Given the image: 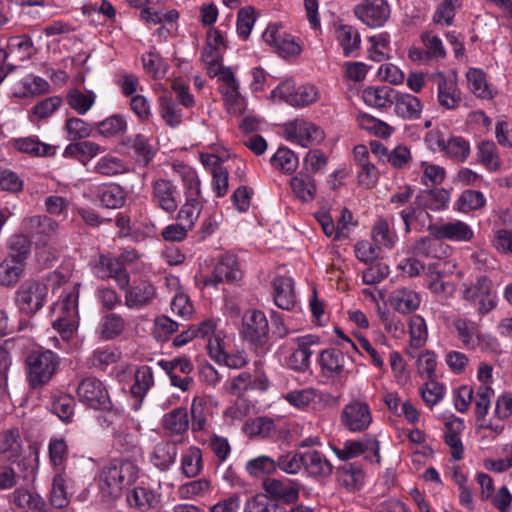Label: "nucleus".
<instances>
[{"label": "nucleus", "mask_w": 512, "mask_h": 512, "mask_svg": "<svg viewBox=\"0 0 512 512\" xmlns=\"http://www.w3.org/2000/svg\"><path fill=\"white\" fill-rule=\"evenodd\" d=\"M225 50L226 44L221 33L215 29L209 30L206 44L202 50V56H206V59L211 62V57H222Z\"/></svg>", "instance_id": "55"}, {"label": "nucleus", "mask_w": 512, "mask_h": 512, "mask_svg": "<svg viewBox=\"0 0 512 512\" xmlns=\"http://www.w3.org/2000/svg\"><path fill=\"white\" fill-rule=\"evenodd\" d=\"M24 229L32 238L43 241L57 233L58 223L46 215H35L24 220Z\"/></svg>", "instance_id": "24"}, {"label": "nucleus", "mask_w": 512, "mask_h": 512, "mask_svg": "<svg viewBox=\"0 0 512 512\" xmlns=\"http://www.w3.org/2000/svg\"><path fill=\"white\" fill-rule=\"evenodd\" d=\"M162 427L172 436L183 435L189 428L186 408L178 407L166 413L162 419Z\"/></svg>", "instance_id": "32"}, {"label": "nucleus", "mask_w": 512, "mask_h": 512, "mask_svg": "<svg viewBox=\"0 0 512 512\" xmlns=\"http://www.w3.org/2000/svg\"><path fill=\"white\" fill-rule=\"evenodd\" d=\"M303 467L315 478H325L331 475L333 466L319 451L311 450L304 453Z\"/></svg>", "instance_id": "29"}, {"label": "nucleus", "mask_w": 512, "mask_h": 512, "mask_svg": "<svg viewBox=\"0 0 512 512\" xmlns=\"http://www.w3.org/2000/svg\"><path fill=\"white\" fill-rule=\"evenodd\" d=\"M120 359V352L112 347H99L95 349L87 359L90 368L104 371L106 368Z\"/></svg>", "instance_id": "44"}, {"label": "nucleus", "mask_w": 512, "mask_h": 512, "mask_svg": "<svg viewBox=\"0 0 512 512\" xmlns=\"http://www.w3.org/2000/svg\"><path fill=\"white\" fill-rule=\"evenodd\" d=\"M178 198V188L170 180L161 178L152 183V201L163 211L175 212L179 205Z\"/></svg>", "instance_id": "13"}, {"label": "nucleus", "mask_w": 512, "mask_h": 512, "mask_svg": "<svg viewBox=\"0 0 512 512\" xmlns=\"http://www.w3.org/2000/svg\"><path fill=\"white\" fill-rule=\"evenodd\" d=\"M153 385L154 375L152 368L147 365L137 368L134 375V383L130 389L131 395L135 399L134 410H138L141 407L144 397Z\"/></svg>", "instance_id": "26"}, {"label": "nucleus", "mask_w": 512, "mask_h": 512, "mask_svg": "<svg viewBox=\"0 0 512 512\" xmlns=\"http://www.w3.org/2000/svg\"><path fill=\"white\" fill-rule=\"evenodd\" d=\"M393 104L395 113L404 120H415L421 116L423 104L412 94L395 93Z\"/></svg>", "instance_id": "25"}, {"label": "nucleus", "mask_w": 512, "mask_h": 512, "mask_svg": "<svg viewBox=\"0 0 512 512\" xmlns=\"http://www.w3.org/2000/svg\"><path fill=\"white\" fill-rule=\"evenodd\" d=\"M264 41L273 46L283 58L297 57L302 46L294 36L281 32L277 25H269L263 33Z\"/></svg>", "instance_id": "10"}, {"label": "nucleus", "mask_w": 512, "mask_h": 512, "mask_svg": "<svg viewBox=\"0 0 512 512\" xmlns=\"http://www.w3.org/2000/svg\"><path fill=\"white\" fill-rule=\"evenodd\" d=\"M285 138L302 147L317 145L324 140V132L320 127L304 120H295L285 124Z\"/></svg>", "instance_id": "7"}, {"label": "nucleus", "mask_w": 512, "mask_h": 512, "mask_svg": "<svg viewBox=\"0 0 512 512\" xmlns=\"http://www.w3.org/2000/svg\"><path fill=\"white\" fill-rule=\"evenodd\" d=\"M13 503L20 509L44 512L46 510L45 500L36 492L25 488H18L12 493Z\"/></svg>", "instance_id": "34"}, {"label": "nucleus", "mask_w": 512, "mask_h": 512, "mask_svg": "<svg viewBox=\"0 0 512 512\" xmlns=\"http://www.w3.org/2000/svg\"><path fill=\"white\" fill-rule=\"evenodd\" d=\"M16 148L24 153L36 156H50L55 153V147L42 143L34 138L19 139L15 143Z\"/></svg>", "instance_id": "58"}, {"label": "nucleus", "mask_w": 512, "mask_h": 512, "mask_svg": "<svg viewBox=\"0 0 512 512\" xmlns=\"http://www.w3.org/2000/svg\"><path fill=\"white\" fill-rule=\"evenodd\" d=\"M208 406L201 398H194L191 404V430L202 431L207 425Z\"/></svg>", "instance_id": "60"}, {"label": "nucleus", "mask_w": 512, "mask_h": 512, "mask_svg": "<svg viewBox=\"0 0 512 512\" xmlns=\"http://www.w3.org/2000/svg\"><path fill=\"white\" fill-rule=\"evenodd\" d=\"M99 133L106 137L123 134L127 130L126 119L122 115H112L97 124Z\"/></svg>", "instance_id": "62"}, {"label": "nucleus", "mask_w": 512, "mask_h": 512, "mask_svg": "<svg viewBox=\"0 0 512 512\" xmlns=\"http://www.w3.org/2000/svg\"><path fill=\"white\" fill-rule=\"evenodd\" d=\"M391 306L400 313L406 314L418 309L421 299L413 290L398 288L390 295Z\"/></svg>", "instance_id": "31"}, {"label": "nucleus", "mask_w": 512, "mask_h": 512, "mask_svg": "<svg viewBox=\"0 0 512 512\" xmlns=\"http://www.w3.org/2000/svg\"><path fill=\"white\" fill-rule=\"evenodd\" d=\"M48 294L47 284L28 279L16 290L14 302L20 313L33 316L44 307Z\"/></svg>", "instance_id": "3"}, {"label": "nucleus", "mask_w": 512, "mask_h": 512, "mask_svg": "<svg viewBox=\"0 0 512 512\" xmlns=\"http://www.w3.org/2000/svg\"><path fill=\"white\" fill-rule=\"evenodd\" d=\"M78 298L79 292L74 287L65 292L54 306V312L58 316L53 321V328L65 341L72 338L78 326Z\"/></svg>", "instance_id": "2"}, {"label": "nucleus", "mask_w": 512, "mask_h": 512, "mask_svg": "<svg viewBox=\"0 0 512 512\" xmlns=\"http://www.w3.org/2000/svg\"><path fill=\"white\" fill-rule=\"evenodd\" d=\"M6 69L12 72L18 65V62H23L32 57L34 54L33 42L27 35L11 37L8 40L7 50L5 51Z\"/></svg>", "instance_id": "18"}, {"label": "nucleus", "mask_w": 512, "mask_h": 512, "mask_svg": "<svg viewBox=\"0 0 512 512\" xmlns=\"http://www.w3.org/2000/svg\"><path fill=\"white\" fill-rule=\"evenodd\" d=\"M453 327L457 331L459 339L467 347L474 348L480 340L479 325L469 319L458 318L454 320Z\"/></svg>", "instance_id": "43"}, {"label": "nucleus", "mask_w": 512, "mask_h": 512, "mask_svg": "<svg viewBox=\"0 0 512 512\" xmlns=\"http://www.w3.org/2000/svg\"><path fill=\"white\" fill-rule=\"evenodd\" d=\"M394 90L389 86L368 87L363 91V101L371 107L385 108L393 104Z\"/></svg>", "instance_id": "42"}, {"label": "nucleus", "mask_w": 512, "mask_h": 512, "mask_svg": "<svg viewBox=\"0 0 512 512\" xmlns=\"http://www.w3.org/2000/svg\"><path fill=\"white\" fill-rule=\"evenodd\" d=\"M96 272L99 278H112L120 289H126L130 285V276L121 259L110 255H101L96 265Z\"/></svg>", "instance_id": "17"}, {"label": "nucleus", "mask_w": 512, "mask_h": 512, "mask_svg": "<svg viewBox=\"0 0 512 512\" xmlns=\"http://www.w3.org/2000/svg\"><path fill=\"white\" fill-rule=\"evenodd\" d=\"M379 449V442L376 439L365 438L361 441H346L342 449L334 448L333 450L342 460L351 459L361 454H365V458L367 460L379 464L381 461Z\"/></svg>", "instance_id": "12"}, {"label": "nucleus", "mask_w": 512, "mask_h": 512, "mask_svg": "<svg viewBox=\"0 0 512 512\" xmlns=\"http://www.w3.org/2000/svg\"><path fill=\"white\" fill-rule=\"evenodd\" d=\"M335 33L345 56L351 55L360 48L361 37L358 30L353 26L340 25L336 28Z\"/></svg>", "instance_id": "45"}, {"label": "nucleus", "mask_w": 512, "mask_h": 512, "mask_svg": "<svg viewBox=\"0 0 512 512\" xmlns=\"http://www.w3.org/2000/svg\"><path fill=\"white\" fill-rule=\"evenodd\" d=\"M433 79L437 84V99L440 106L450 110L458 108L461 103V92L456 80L446 77L441 72L435 73Z\"/></svg>", "instance_id": "19"}, {"label": "nucleus", "mask_w": 512, "mask_h": 512, "mask_svg": "<svg viewBox=\"0 0 512 512\" xmlns=\"http://www.w3.org/2000/svg\"><path fill=\"white\" fill-rule=\"evenodd\" d=\"M127 171L128 168L121 159L108 155L100 158L94 166L95 173L106 177L124 174Z\"/></svg>", "instance_id": "53"}, {"label": "nucleus", "mask_w": 512, "mask_h": 512, "mask_svg": "<svg viewBox=\"0 0 512 512\" xmlns=\"http://www.w3.org/2000/svg\"><path fill=\"white\" fill-rule=\"evenodd\" d=\"M291 188L295 195L303 200L309 201L314 198L316 186L314 179L308 174H298L291 179Z\"/></svg>", "instance_id": "52"}, {"label": "nucleus", "mask_w": 512, "mask_h": 512, "mask_svg": "<svg viewBox=\"0 0 512 512\" xmlns=\"http://www.w3.org/2000/svg\"><path fill=\"white\" fill-rule=\"evenodd\" d=\"M454 268L455 265L443 260H438L428 265L427 275L430 277L428 288L432 293L446 297L453 295L455 292L454 284L445 282L442 278L452 273Z\"/></svg>", "instance_id": "14"}, {"label": "nucleus", "mask_w": 512, "mask_h": 512, "mask_svg": "<svg viewBox=\"0 0 512 512\" xmlns=\"http://www.w3.org/2000/svg\"><path fill=\"white\" fill-rule=\"evenodd\" d=\"M126 328L125 319L116 313L105 315L99 322L97 333L103 340H113L120 336Z\"/></svg>", "instance_id": "36"}, {"label": "nucleus", "mask_w": 512, "mask_h": 512, "mask_svg": "<svg viewBox=\"0 0 512 512\" xmlns=\"http://www.w3.org/2000/svg\"><path fill=\"white\" fill-rule=\"evenodd\" d=\"M138 477V469L130 461H112L102 470L101 489L112 497H118L121 490L133 484Z\"/></svg>", "instance_id": "1"}, {"label": "nucleus", "mask_w": 512, "mask_h": 512, "mask_svg": "<svg viewBox=\"0 0 512 512\" xmlns=\"http://www.w3.org/2000/svg\"><path fill=\"white\" fill-rule=\"evenodd\" d=\"M297 349L288 357L287 365L297 372H305L310 367V357L313 354L312 345H317L319 339L313 335H306L296 339Z\"/></svg>", "instance_id": "20"}, {"label": "nucleus", "mask_w": 512, "mask_h": 512, "mask_svg": "<svg viewBox=\"0 0 512 512\" xmlns=\"http://www.w3.org/2000/svg\"><path fill=\"white\" fill-rule=\"evenodd\" d=\"M176 455V445L168 441H162L154 446L150 459L155 467L165 471L174 463Z\"/></svg>", "instance_id": "37"}, {"label": "nucleus", "mask_w": 512, "mask_h": 512, "mask_svg": "<svg viewBox=\"0 0 512 512\" xmlns=\"http://www.w3.org/2000/svg\"><path fill=\"white\" fill-rule=\"evenodd\" d=\"M450 199V193L444 188H436L421 191L416 199L415 204L419 208L432 211H440L446 208Z\"/></svg>", "instance_id": "28"}, {"label": "nucleus", "mask_w": 512, "mask_h": 512, "mask_svg": "<svg viewBox=\"0 0 512 512\" xmlns=\"http://www.w3.org/2000/svg\"><path fill=\"white\" fill-rule=\"evenodd\" d=\"M270 162L275 169L287 174L293 173L299 164L298 157L287 147H279Z\"/></svg>", "instance_id": "48"}, {"label": "nucleus", "mask_w": 512, "mask_h": 512, "mask_svg": "<svg viewBox=\"0 0 512 512\" xmlns=\"http://www.w3.org/2000/svg\"><path fill=\"white\" fill-rule=\"evenodd\" d=\"M241 332L255 347H263L269 336V324L265 314L259 310H248L242 319Z\"/></svg>", "instance_id": "6"}, {"label": "nucleus", "mask_w": 512, "mask_h": 512, "mask_svg": "<svg viewBox=\"0 0 512 512\" xmlns=\"http://www.w3.org/2000/svg\"><path fill=\"white\" fill-rule=\"evenodd\" d=\"M341 423L350 432H363L372 423V413L364 401L354 400L344 406Z\"/></svg>", "instance_id": "8"}, {"label": "nucleus", "mask_w": 512, "mask_h": 512, "mask_svg": "<svg viewBox=\"0 0 512 512\" xmlns=\"http://www.w3.org/2000/svg\"><path fill=\"white\" fill-rule=\"evenodd\" d=\"M209 354L216 362L224 364L232 369H240L246 365V358L244 355L229 354L224 350V342L220 335H215L209 340L207 344Z\"/></svg>", "instance_id": "23"}, {"label": "nucleus", "mask_w": 512, "mask_h": 512, "mask_svg": "<svg viewBox=\"0 0 512 512\" xmlns=\"http://www.w3.org/2000/svg\"><path fill=\"white\" fill-rule=\"evenodd\" d=\"M444 151L450 158L464 162L469 156L470 145L464 138L455 136L447 141Z\"/></svg>", "instance_id": "63"}, {"label": "nucleus", "mask_w": 512, "mask_h": 512, "mask_svg": "<svg viewBox=\"0 0 512 512\" xmlns=\"http://www.w3.org/2000/svg\"><path fill=\"white\" fill-rule=\"evenodd\" d=\"M125 143L133 150L136 161L144 166H147L155 156L150 139L142 134L127 138Z\"/></svg>", "instance_id": "39"}, {"label": "nucleus", "mask_w": 512, "mask_h": 512, "mask_svg": "<svg viewBox=\"0 0 512 512\" xmlns=\"http://www.w3.org/2000/svg\"><path fill=\"white\" fill-rule=\"evenodd\" d=\"M26 263L22 260L6 257L0 263V285L4 287H14L25 270Z\"/></svg>", "instance_id": "35"}, {"label": "nucleus", "mask_w": 512, "mask_h": 512, "mask_svg": "<svg viewBox=\"0 0 512 512\" xmlns=\"http://www.w3.org/2000/svg\"><path fill=\"white\" fill-rule=\"evenodd\" d=\"M354 14L368 27L377 28L389 19L390 7L386 0H363L354 7Z\"/></svg>", "instance_id": "9"}, {"label": "nucleus", "mask_w": 512, "mask_h": 512, "mask_svg": "<svg viewBox=\"0 0 512 512\" xmlns=\"http://www.w3.org/2000/svg\"><path fill=\"white\" fill-rule=\"evenodd\" d=\"M486 204V199L482 192L477 190L463 191L455 203L456 210L467 213L474 210H479Z\"/></svg>", "instance_id": "49"}, {"label": "nucleus", "mask_w": 512, "mask_h": 512, "mask_svg": "<svg viewBox=\"0 0 512 512\" xmlns=\"http://www.w3.org/2000/svg\"><path fill=\"white\" fill-rule=\"evenodd\" d=\"M410 346L406 353L415 357L414 351L423 347L428 338V331L425 320L419 315H413L409 319Z\"/></svg>", "instance_id": "33"}, {"label": "nucleus", "mask_w": 512, "mask_h": 512, "mask_svg": "<svg viewBox=\"0 0 512 512\" xmlns=\"http://www.w3.org/2000/svg\"><path fill=\"white\" fill-rule=\"evenodd\" d=\"M125 290V306L129 309H142L151 304L156 296V289L150 282H140Z\"/></svg>", "instance_id": "21"}, {"label": "nucleus", "mask_w": 512, "mask_h": 512, "mask_svg": "<svg viewBox=\"0 0 512 512\" xmlns=\"http://www.w3.org/2000/svg\"><path fill=\"white\" fill-rule=\"evenodd\" d=\"M77 395L83 404L99 410H111L112 402L106 386L95 377L84 378L77 387Z\"/></svg>", "instance_id": "5"}, {"label": "nucleus", "mask_w": 512, "mask_h": 512, "mask_svg": "<svg viewBox=\"0 0 512 512\" xmlns=\"http://www.w3.org/2000/svg\"><path fill=\"white\" fill-rule=\"evenodd\" d=\"M275 304L285 310L292 309L296 302L294 281L288 276H279L273 281Z\"/></svg>", "instance_id": "27"}, {"label": "nucleus", "mask_w": 512, "mask_h": 512, "mask_svg": "<svg viewBox=\"0 0 512 512\" xmlns=\"http://www.w3.org/2000/svg\"><path fill=\"white\" fill-rule=\"evenodd\" d=\"M23 441L20 431L12 427L0 432V454L7 460H15L22 451Z\"/></svg>", "instance_id": "30"}, {"label": "nucleus", "mask_w": 512, "mask_h": 512, "mask_svg": "<svg viewBox=\"0 0 512 512\" xmlns=\"http://www.w3.org/2000/svg\"><path fill=\"white\" fill-rule=\"evenodd\" d=\"M50 502L58 509L66 507L69 503V498L66 492V480L62 472H57L53 478Z\"/></svg>", "instance_id": "59"}, {"label": "nucleus", "mask_w": 512, "mask_h": 512, "mask_svg": "<svg viewBox=\"0 0 512 512\" xmlns=\"http://www.w3.org/2000/svg\"><path fill=\"white\" fill-rule=\"evenodd\" d=\"M64 129L68 139L71 141L88 138L92 133L90 125L77 117L68 118L65 122Z\"/></svg>", "instance_id": "61"}, {"label": "nucleus", "mask_w": 512, "mask_h": 512, "mask_svg": "<svg viewBox=\"0 0 512 512\" xmlns=\"http://www.w3.org/2000/svg\"><path fill=\"white\" fill-rule=\"evenodd\" d=\"M431 236L438 240L450 241H470L473 238V230L463 221L455 220L443 224H433L428 226Z\"/></svg>", "instance_id": "16"}, {"label": "nucleus", "mask_w": 512, "mask_h": 512, "mask_svg": "<svg viewBox=\"0 0 512 512\" xmlns=\"http://www.w3.org/2000/svg\"><path fill=\"white\" fill-rule=\"evenodd\" d=\"M67 102L77 113L84 115L93 106L95 94L93 92L85 94L78 89H72L67 95Z\"/></svg>", "instance_id": "57"}, {"label": "nucleus", "mask_w": 512, "mask_h": 512, "mask_svg": "<svg viewBox=\"0 0 512 512\" xmlns=\"http://www.w3.org/2000/svg\"><path fill=\"white\" fill-rule=\"evenodd\" d=\"M246 472L254 478L264 477L276 472L277 464L273 458L261 455L250 459L245 465Z\"/></svg>", "instance_id": "47"}, {"label": "nucleus", "mask_w": 512, "mask_h": 512, "mask_svg": "<svg viewBox=\"0 0 512 512\" xmlns=\"http://www.w3.org/2000/svg\"><path fill=\"white\" fill-rule=\"evenodd\" d=\"M220 92L224 97V103L229 113L240 115L245 111L246 102L239 92V83L234 86L220 87Z\"/></svg>", "instance_id": "50"}, {"label": "nucleus", "mask_w": 512, "mask_h": 512, "mask_svg": "<svg viewBox=\"0 0 512 512\" xmlns=\"http://www.w3.org/2000/svg\"><path fill=\"white\" fill-rule=\"evenodd\" d=\"M176 171L183 181L186 198L200 199V180L196 172L191 167L184 165H180Z\"/></svg>", "instance_id": "54"}, {"label": "nucleus", "mask_w": 512, "mask_h": 512, "mask_svg": "<svg viewBox=\"0 0 512 512\" xmlns=\"http://www.w3.org/2000/svg\"><path fill=\"white\" fill-rule=\"evenodd\" d=\"M58 357L52 351L34 352L27 357V379L34 389L47 384L56 372Z\"/></svg>", "instance_id": "4"}, {"label": "nucleus", "mask_w": 512, "mask_h": 512, "mask_svg": "<svg viewBox=\"0 0 512 512\" xmlns=\"http://www.w3.org/2000/svg\"><path fill=\"white\" fill-rule=\"evenodd\" d=\"M397 239L396 232L390 227L386 219L379 218L375 221L372 228V241L377 247L392 249Z\"/></svg>", "instance_id": "38"}, {"label": "nucleus", "mask_w": 512, "mask_h": 512, "mask_svg": "<svg viewBox=\"0 0 512 512\" xmlns=\"http://www.w3.org/2000/svg\"><path fill=\"white\" fill-rule=\"evenodd\" d=\"M320 367L322 374L327 378H335L350 372L349 362H353L350 356L338 349H327L321 352Z\"/></svg>", "instance_id": "15"}, {"label": "nucleus", "mask_w": 512, "mask_h": 512, "mask_svg": "<svg viewBox=\"0 0 512 512\" xmlns=\"http://www.w3.org/2000/svg\"><path fill=\"white\" fill-rule=\"evenodd\" d=\"M98 198L106 208L117 209L125 204L127 193L120 185L111 183L99 188Z\"/></svg>", "instance_id": "41"}, {"label": "nucleus", "mask_w": 512, "mask_h": 512, "mask_svg": "<svg viewBox=\"0 0 512 512\" xmlns=\"http://www.w3.org/2000/svg\"><path fill=\"white\" fill-rule=\"evenodd\" d=\"M339 482L348 491L360 490L364 484V472L359 465L354 463L345 464L337 471Z\"/></svg>", "instance_id": "40"}, {"label": "nucleus", "mask_w": 512, "mask_h": 512, "mask_svg": "<svg viewBox=\"0 0 512 512\" xmlns=\"http://www.w3.org/2000/svg\"><path fill=\"white\" fill-rule=\"evenodd\" d=\"M263 488L272 499L286 504L293 503L299 498V486L294 482L267 478L263 482Z\"/></svg>", "instance_id": "22"}, {"label": "nucleus", "mask_w": 512, "mask_h": 512, "mask_svg": "<svg viewBox=\"0 0 512 512\" xmlns=\"http://www.w3.org/2000/svg\"><path fill=\"white\" fill-rule=\"evenodd\" d=\"M279 510V506L264 494L250 497L244 506V512H278Z\"/></svg>", "instance_id": "64"}, {"label": "nucleus", "mask_w": 512, "mask_h": 512, "mask_svg": "<svg viewBox=\"0 0 512 512\" xmlns=\"http://www.w3.org/2000/svg\"><path fill=\"white\" fill-rule=\"evenodd\" d=\"M242 278L237 257L233 254L223 255L216 263L212 275L203 279L204 286H217L219 283H233Z\"/></svg>", "instance_id": "11"}, {"label": "nucleus", "mask_w": 512, "mask_h": 512, "mask_svg": "<svg viewBox=\"0 0 512 512\" xmlns=\"http://www.w3.org/2000/svg\"><path fill=\"white\" fill-rule=\"evenodd\" d=\"M49 460L57 472H62L68 458V445L63 437H53L48 444Z\"/></svg>", "instance_id": "51"}, {"label": "nucleus", "mask_w": 512, "mask_h": 512, "mask_svg": "<svg viewBox=\"0 0 512 512\" xmlns=\"http://www.w3.org/2000/svg\"><path fill=\"white\" fill-rule=\"evenodd\" d=\"M203 468L201 450L196 446L189 447L182 455L181 469L186 477L193 478L200 474Z\"/></svg>", "instance_id": "46"}, {"label": "nucleus", "mask_w": 512, "mask_h": 512, "mask_svg": "<svg viewBox=\"0 0 512 512\" xmlns=\"http://www.w3.org/2000/svg\"><path fill=\"white\" fill-rule=\"evenodd\" d=\"M127 501L130 506L144 511L157 503V497L152 491L144 487H136L128 494Z\"/></svg>", "instance_id": "56"}]
</instances>
